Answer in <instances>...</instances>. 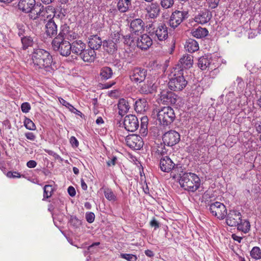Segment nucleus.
I'll use <instances>...</instances> for the list:
<instances>
[{
	"instance_id": "nucleus-1",
	"label": "nucleus",
	"mask_w": 261,
	"mask_h": 261,
	"mask_svg": "<svg viewBox=\"0 0 261 261\" xmlns=\"http://www.w3.org/2000/svg\"><path fill=\"white\" fill-rule=\"evenodd\" d=\"M32 61L33 66L36 69H44L47 71L53 70V57L49 52L41 49H34L32 54Z\"/></svg>"
},
{
	"instance_id": "nucleus-2",
	"label": "nucleus",
	"mask_w": 261,
	"mask_h": 261,
	"mask_svg": "<svg viewBox=\"0 0 261 261\" xmlns=\"http://www.w3.org/2000/svg\"><path fill=\"white\" fill-rule=\"evenodd\" d=\"M179 183L181 187L190 192H195L201 184L200 178L195 173L192 172H184L180 174Z\"/></svg>"
},
{
	"instance_id": "nucleus-3",
	"label": "nucleus",
	"mask_w": 261,
	"mask_h": 261,
	"mask_svg": "<svg viewBox=\"0 0 261 261\" xmlns=\"http://www.w3.org/2000/svg\"><path fill=\"white\" fill-rule=\"evenodd\" d=\"M153 113H156L159 124L163 126L170 125L175 118L174 111L169 106L164 107L154 110Z\"/></svg>"
},
{
	"instance_id": "nucleus-4",
	"label": "nucleus",
	"mask_w": 261,
	"mask_h": 261,
	"mask_svg": "<svg viewBox=\"0 0 261 261\" xmlns=\"http://www.w3.org/2000/svg\"><path fill=\"white\" fill-rule=\"evenodd\" d=\"M51 44L53 49L61 56L67 57L71 54V43L68 40L54 38Z\"/></svg>"
},
{
	"instance_id": "nucleus-5",
	"label": "nucleus",
	"mask_w": 261,
	"mask_h": 261,
	"mask_svg": "<svg viewBox=\"0 0 261 261\" xmlns=\"http://www.w3.org/2000/svg\"><path fill=\"white\" fill-rule=\"evenodd\" d=\"M149 33L155 39L160 41L165 40L168 38V28L165 24L161 23L155 27L151 24L148 27Z\"/></svg>"
},
{
	"instance_id": "nucleus-6",
	"label": "nucleus",
	"mask_w": 261,
	"mask_h": 261,
	"mask_svg": "<svg viewBox=\"0 0 261 261\" xmlns=\"http://www.w3.org/2000/svg\"><path fill=\"white\" fill-rule=\"evenodd\" d=\"M187 81L183 75L180 73L179 74H175L168 82L169 88L174 91H179L184 89L187 85Z\"/></svg>"
},
{
	"instance_id": "nucleus-7",
	"label": "nucleus",
	"mask_w": 261,
	"mask_h": 261,
	"mask_svg": "<svg viewBox=\"0 0 261 261\" xmlns=\"http://www.w3.org/2000/svg\"><path fill=\"white\" fill-rule=\"evenodd\" d=\"M209 210L213 216L220 220L223 219L227 214V210L225 205L218 201L209 204Z\"/></svg>"
},
{
	"instance_id": "nucleus-8",
	"label": "nucleus",
	"mask_w": 261,
	"mask_h": 261,
	"mask_svg": "<svg viewBox=\"0 0 261 261\" xmlns=\"http://www.w3.org/2000/svg\"><path fill=\"white\" fill-rule=\"evenodd\" d=\"M188 12L187 11L176 10L174 11L169 20L170 26L174 29L177 28L184 20L188 18Z\"/></svg>"
},
{
	"instance_id": "nucleus-9",
	"label": "nucleus",
	"mask_w": 261,
	"mask_h": 261,
	"mask_svg": "<svg viewBox=\"0 0 261 261\" xmlns=\"http://www.w3.org/2000/svg\"><path fill=\"white\" fill-rule=\"evenodd\" d=\"M77 36L78 34L71 29L69 25L64 24L60 27L59 33L54 38L71 41L75 39Z\"/></svg>"
},
{
	"instance_id": "nucleus-10",
	"label": "nucleus",
	"mask_w": 261,
	"mask_h": 261,
	"mask_svg": "<svg viewBox=\"0 0 261 261\" xmlns=\"http://www.w3.org/2000/svg\"><path fill=\"white\" fill-rule=\"evenodd\" d=\"M147 74V70L141 67H135L130 72L129 78L132 82L141 83L144 81Z\"/></svg>"
},
{
	"instance_id": "nucleus-11",
	"label": "nucleus",
	"mask_w": 261,
	"mask_h": 261,
	"mask_svg": "<svg viewBox=\"0 0 261 261\" xmlns=\"http://www.w3.org/2000/svg\"><path fill=\"white\" fill-rule=\"evenodd\" d=\"M180 140L179 134L175 130H170L163 136V141L165 145L173 146L177 144Z\"/></svg>"
},
{
	"instance_id": "nucleus-12",
	"label": "nucleus",
	"mask_w": 261,
	"mask_h": 261,
	"mask_svg": "<svg viewBox=\"0 0 261 261\" xmlns=\"http://www.w3.org/2000/svg\"><path fill=\"white\" fill-rule=\"evenodd\" d=\"M125 142L128 146L134 150H139L143 146L142 138L137 135L133 134L127 136Z\"/></svg>"
},
{
	"instance_id": "nucleus-13",
	"label": "nucleus",
	"mask_w": 261,
	"mask_h": 261,
	"mask_svg": "<svg viewBox=\"0 0 261 261\" xmlns=\"http://www.w3.org/2000/svg\"><path fill=\"white\" fill-rule=\"evenodd\" d=\"M123 124L125 128L129 132H135L139 127L138 118L134 115H126L124 119Z\"/></svg>"
},
{
	"instance_id": "nucleus-14",
	"label": "nucleus",
	"mask_w": 261,
	"mask_h": 261,
	"mask_svg": "<svg viewBox=\"0 0 261 261\" xmlns=\"http://www.w3.org/2000/svg\"><path fill=\"white\" fill-rule=\"evenodd\" d=\"M226 223L231 227H236L241 222V213L237 210H230L226 216Z\"/></svg>"
},
{
	"instance_id": "nucleus-15",
	"label": "nucleus",
	"mask_w": 261,
	"mask_h": 261,
	"mask_svg": "<svg viewBox=\"0 0 261 261\" xmlns=\"http://www.w3.org/2000/svg\"><path fill=\"white\" fill-rule=\"evenodd\" d=\"M145 16L148 18L155 19L157 18L160 13V8L157 3H152L147 5L145 9Z\"/></svg>"
},
{
	"instance_id": "nucleus-16",
	"label": "nucleus",
	"mask_w": 261,
	"mask_h": 261,
	"mask_svg": "<svg viewBox=\"0 0 261 261\" xmlns=\"http://www.w3.org/2000/svg\"><path fill=\"white\" fill-rule=\"evenodd\" d=\"M152 44L151 38L147 34H143L138 38L137 45L142 50H146Z\"/></svg>"
},
{
	"instance_id": "nucleus-17",
	"label": "nucleus",
	"mask_w": 261,
	"mask_h": 261,
	"mask_svg": "<svg viewBox=\"0 0 261 261\" xmlns=\"http://www.w3.org/2000/svg\"><path fill=\"white\" fill-rule=\"evenodd\" d=\"M175 166L173 161L168 156H162L160 161V166L161 170L164 172H170Z\"/></svg>"
},
{
	"instance_id": "nucleus-18",
	"label": "nucleus",
	"mask_w": 261,
	"mask_h": 261,
	"mask_svg": "<svg viewBox=\"0 0 261 261\" xmlns=\"http://www.w3.org/2000/svg\"><path fill=\"white\" fill-rule=\"evenodd\" d=\"M58 32V26L53 18H50L45 24V33L47 36H56Z\"/></svg>"
},
{
	"instance_id": "nucleus-19",
	"label": "nucleus",
	"mask_w": 261,
	"mask_h": 261,
	"mask_svg": "<svg viewBox=\"0 0 261 261\" xmlns=\"http://www.w3.org/2000/svg\"><path fill=\"white\" fill-rule=\"evenodd\" d=\"M160 98L161 102L164 105H174L176 102V95L172 92H162Z\"/></svg>"
},
{
	"instance_id": "nucleus-20",
	"label": "nucleus",
	"mask_w": 261,
	"mask_h": 261,
	"mask_svg": "<svg viewBox=\"0 0 261 261\" xmlns=\"http://www.w3.org/2000/svg\"><path fill=\"white\" fill-rule=\"evenodd\" d=\"M41 19L45 20V18H52L54 17H60V15H56V12H55V8L51 6H48L44 8L42 7L41 8Z\"/></svg>"
},
{
	"instance_id": "nucleus-21",
	"label": "nucleus",
	"mask_w": 261,
	"mask_h": 261,
	"mask_svg": "<svg viewBox=\"0 0 261 261\" xmlns=\"http://www.w3.org/2000/svg\"><path fill=\"white\" fill-rule=\"evenodd\" d=\"M156 90V86L154 85V80L149 79L148 77L147 81L140 89V92L144 94L152 93Z\"/></svg>"
},
{
	"instance_id": "nucleus-22",
	"label": "nucleus",
	"mask_w": 261,
	"mask_h": 261,
	"mask_svg": "<svg viewBox=\"0 0 261 261\" xmlns=\"http://www.w3.org/2000/svg\"><path fill=\"white\" fill-rule=\"evenodd\" d=\"M71 52L80 56L86 48V44L81 40H76L71 43Z\"/></svg>"
},
{
	"instance_id": "nucleus-23",
	"label": "nucleus",
	"mask_w": 261,
	"mask_h": 261,
	"mask_svg": "<svg viewBox=\"0 0 261 261\" xmlns=\"http://www.w3.org/2000/svg\"><path fill=\"white\" fill-rule=\"evenodd\" d=\"M35 0H20L18 4V9L25 13H29L35 7Z\"/></svg>"
},
{
	"instance_id": "nucleus-24",
	"label": "nucleus",
	"mask_w": 261,
	"mask_h": 261,
	"mask_svg": "<svg viewBox=\"0 0 261 261\" xmlns=\"http://www.w3.org/2000/svg\"><path fill=\"white\" fill-rule=\"evenodd\" d=\"M212 16V13L209 11L205 10L199 13L195 17L194 20L197 23L203 24L208 22L211 20Z\"/></svg>"
},
{
	"instance_id": "nucleus-25",
	"label": "nucleus",
	"mask_w": 261,
	"mask_h": 261,
	"mask_svg": "<svg viewBox=\"0 0 261 261\" xmlns=\"http://www.w3.org/2000/svg\"><path fill=\"white\" fill-rule=\"evenodd\" d=\"M193 64V57L191 55H185L179 60L178 65L182 69H189Z\"/></svg>"
},
{
	"instance_id": "nucleus-26",
	"label": "nucleus",
	"mask_w": 261,
	"mask_h": 261,
	"mask_svg": "<svg viewBox=\"0 0 261 261\" xmlns=\"http://www.w3.org/2000/svg\"><path fill=\"white\" fill-rule=\"evenodd\" d=\"M144 22L140 18L135 19L130 23L131 32L134 33H141L144 30Z\"/></svg>"
},
{
	"instance_id": "nucleus-27",
	"label": "nucleus",
	"mask_w": 261,
	"mask_h": 261,
	"mask_svg": "<svg viewBox=\"0 0 261 261\" xmlns=\"http://www.w3.org/2000/svg\"><path fill=\"white\" fill-rule=\"evenodd\" d=\"M79 57L85 62H92L95 59L96 53L95 50L90 48H85Z\"/></svg>"
},
{
	"instance_id": "nucleus-28",
	"label": "nucleus",
	"mask_w": 261,
	"mask_h": 261,
	"mask_svg": "<svg viewBox=\"0 0 261 261\" xmlns=\"http://www.w3.org/2000/svg\"><path fill=\"white\" fill-rule=\"evenodd\" d=\"M132 8L131 0H118L117 8L120 13H125Z\"/></svg>"
},
{
	"instance_id": "nucleus-29",
	"label": "nucleus",
	"mask_w": 261,
	"mask_h": 261,
	"mask_svg": "<svg viewBox=\"0 0 261 261\" xmlns=\"http://www.w3.org/2000/svg\"><path fill=\"white\" fill-rule=\"evenodd\" d=\"M148 108L147 100L145 98H140L137 100L135 103V110L139 113L145 112Z\"/></svg>"
},
{
	"instance_id": "nucleus-30",
	"label": "nucleus",
	"mask_w": 261,
	"mask_h": 261,
	"mask_svg": "<svg viewBox=\"0 0 261 261\" xmlns=\"http://www.w3.org/2000/svg\"><path fill=\"white\" fill-rule=\"evenodd\" d=\"M114 30L112 31L110 35V39L111 41L116 43L117 44L120 43L121 40L123 35L121 33L120 29L117 25H114L112 27Z\"/></svg>"
},
{
	"instance_id": "nucleus-31",
	"label": "nucleus",
	"mask_w": 261,
	"mask_h": 261,
	"mask_svg": "<svg viewBox=\"0 0 261 261\" xmlns=\"http://www.w3.org/2000/svg\"><path fill=\"white\" fill-rule=\"evenodd\" d=\"M113 75V70L110 67L104 66L100 70L99 76L101 81H107L112 78Z\"/></svg>"
},
{
	"instance_id": "nucleus-32",
	"label": "nucleus",
	"mask_w": 261,
	"mask_h": 261,
	"mask_svg": "<svg viewBox=\"0 0 261 261\" xmlns=\"http://www.w3.org/2000/svg\"><path fill=\"white\" fill-rule=\"evenodd\" d=\"M89 46L94 50L99 48L102 44V40L100 37L97 35L91 36L88 43Z\"/></svg>"
},
{
	"instance_id": "nucleus-33",
	"label": "nucleus",
	"mask_w": 261,
	"mask_h": 261,
	"mask_svg": "<svg viewBox=\"0 0 261 261\" xmlns=\"http://www.w3.org/2000/svg\"><path fill=\"white\" fill-rule=\"evenodd\" d=\"M104 49L109 54H113L117 50V44L111 40H108L103 42Z\"/></svg>"
},
{
	"instance_id": "nucleus-34",
	"label": "nucleus",
	"mask_w": 261,
	"mask_h": 261,
	"mask_svg": "<svg viewBox=\"0 0 261 261\" xmlns=\"http://www.w3.org/2000/svg\"><path fill=\"white\" fill-rule=\"evenodd\" d=\"M129 105L128 101L125 99L121 98L119 99L118 103V108L119 110V114L122 116L126 113L129 109Z\"/></svg>"
},
{
	"instance_id": "nucleus-35",
	"label": "nucleus",
	"mask_w": 261,
	"mask_h": 261,
	"mask_svg": "<svg viewBox=\"0 0 261 261\" xmlns=\"http://www.w3.org/2000/svg\"><path fill=\"white\" fill-rule=\"evenodd\" d=\"M185 47L189 52L193 53L199 49V45L196 40L189 38L187 40Z\"/></svg>"
},
{
	"instance_id": "nucleus-36",
	"label": "nucleus",
	"mask_w": 261,
	"mask_h": 261,
	"mask_svg": "<svg viewBox=\"0 0 261 261\" xmlns=\"http://www.w3.org/2000/svg\"><path fill=\"white\" fill-rule=\"evenodd\" d=\"M211 63V59L207 56H202L198 60V67L202 70L209 68Z\"/></svg>"
},
{
	"instance_id": "nucleus-37",
	"label": "nucleus",
	"mask_w": 261,
	"mask_h": 261,
	"mask_svg": "<svg viewBox=\"0 0 261 261\" xmlns=\"http://www.w3.org/2000/svg\"><path fill=\"white\" fill-rule=\"evenodd\" d=\"M208 31L206 28H203L200 27L197 29L192 30L191 33L193 36L197 38H202L206 36Z\"/></svg>"
},
{
	"instance_id": "nucleus-38",
	"label": "nucleus",
	"mask_w": 261,
	"mask_h": 261,
	"mask_svg": "<svg viewBox=\"0 0 261 261\" xmlns=\"http://www.w3.org/2000/svg\"><path fill=\"white\" fill-rule=\"evenodd\" d=\"M236 226L238 230L241 231L244 233H247L250 229V222L247 220H243L242 219Z\"/></svg>"
},
{
	"instance_id": "nucleus-39",
	"label": "nucleus",
	"mask_w": 261,
	"mask_h": 261,
	"mask_svg": "<svg viewBox=\"0 0 261 261\" xmlns=\"http://www.w3.org/2000/svg\"><path fill=\"white\" fill-rule=\"evenodd\" d=\"M41 8L40 7H35L31 11L29 12V17L33 20L41 18Z\"/></svg>"
},
{
	"instance_id": "nucleus-40",
	"label": "nucleus",
	"mask_w": 261,
	"mask_h": 261,
	"mask_svg": "<svg viewBox=\"0 0 261 261\" xmlns=\"http://www.w3.org/2000/svg\"><path fill=\"white\" fill-rule=\"evenodd\" d=\"M21 41L23 49H27L29 47L32 46L34 44L33 39L30 36L21 37Z\"/></svg>"
},
{
	"instance_id": "nucleus-41",
	"label": "nucleus",
	"mask_w": 261,
	"mask_h": 261,
	"mask_svg": "<svg viewBox=\"0 0 261 261\" xmlns=\"http://www.w3.org/2000/svg\"><path fill=\"white\" fill-rule=\"evenodd\" d=\"M104 194L106 199L110 201L115 202L117 200V196L111 189H105Z\"/></svg>"
},
{
	"instance_id": "nucleus-42",
	"label": "nucleus",
	"mask_w": 261,
	"mask_h": 261,
	"mask_svg": "<svg viewBox=\"0 0 261 261\" xmlns=\"http://www.w3.org/2000/svg\"><path fill=\"white\" fill-rule=\"evenodd\" d=\"M54 188L50 185H46L43 188V200L50 197L54 192Z\"/></svg>"
},
{
	"instance_id": "nucleus-43",
	"label": "nucleus",
	"mask_w": 261,
	"mask_h": 261,
	"mask_svg": "<svg viewBox=\"0 0 261 261\" xmlns=\"http://www.w3.org/2000/svg\"><path fill=\"white\" fill-rule=\"evenodd\" d=\"M183 173H184L183 172L182 167L176 164L171 171V176L173 178H176L178 176H179V178H180V174H182Z\"/></svg>"
},
{
	"instance_id": "nucleus-44",
	"label": "nucleus",
	"mask_w": 261,
	"mask_h": 261,
	"mask_svg": "<svg viewBox=\"0 0 261 261\" xmlns=\"http://www.w3.org/2000/svg\"><path fill=\"white\" fill-rule=\"evenodd\" d=\"M123 43L125 45L129 46H133L135 44V39L133 35L127 34L123 36Z\"/></svg>"
},
{
	"instance_id": "nucleus-45",
	"label": "nucleus",
	"mask_w": 261,
	"mask_h": 261,
	"mask_svg": "<svg viewBox=\"0 0 261 261\" xmlns=\"http://www.w3.org/2000/svg\"><path fill=\"white\" fill-rule=\"evenodd\" d=\"M252 258L257 260L261 258V250L258 247H254L250 251Z\"/></svg>"
},
{
	"instance_id": "nucleus-46",
	"label": "nucleus",
	"mask_w": 261,
	"mask_h": 261,
	"mask_svg": "<svg viewBox=\"0 0 261 261\" xmlns=\"http://www.w3.org/2000/svg\"><path fill=\"white\" fill-rule=\"evenodd\" d=\"M23 123L27 129L31 130L36 129V126L34 123L30 118L25 117Z\"/></svg>"
},
{
	"instance_id": "nucleus-47",
	"label": "nucleus",
	"mask_w": 261,
	"mask_h": 261,
	"mask_svg": "<svg viewBox=\"0 0 261 261\" xmlns=\"http://www.w3.org/2000/svg\"><path fill=\"white\" fill-rule=\"evenodd\" d=\"M148 119L146 116L143 117L141 119L140 130L144 134L147 132Z\"/></svg>"
},
{
	"instance_id": "nucleus-48",
	"label": "nucleus",
	"mask_w": 261,
	"mask_h": 261,
	"mask_svg": "<svg viewBox=\"0 0 261 261\" xmlns=\"http://www.w3.org/2000/svg\"><path fill=\"white\" fill-rule=\"evenodd\" d=\"M69 222L70 225L74 228H78L82 224L81 220L75 216H71Z\"/></svg>"
},
{
	"instance_id": "nucleus-49",
	"label": "nucleus",
	"mask_w": 261,
	"mask_h": 261,
	"mask_svg": "<svg viewBox=\"0 0 261 261\" xmlns=\"http://www.w3.org/2000/svg\"><path fill=\"white\" fill-rule=\"evenodd\" d=\"M161 6L165 9H168L171 7L174 4L173 0H161Z\"/></svg>"
},
{
	"instance_id": "nucleus-50",
	"label": "nucleus",
	"mask_w": 261,
	"mask_h": 261,
	"mask_svg": "<svg viewBox=\"0 0 261 261\" xmlns=\"http://www.w3.org/2000/svg\"><path fill=\"white\" fill-rule=\"evenodd\" d=\"M121 258L126 259L128 261H137V257L136 255L132 254H121Z\"/></svg>"
},
{
	"instance_id": "nucleus-51",
	"label": "nucleus",
	"mask_w": 261,
	"mask_h": 261,
	"mask_svg": "<svg viewBox=\"0 0 261 261\" xmlns=\"http://www.w3.org/2000/svg\"><path fill=\"white\" fill-rule=\"evenodd\" d=\"M21 109L23 113H27L31 110V105L29 102H23L21 105Z\"/></svg>"
},
{
	"instance_id": "nucleus-52",
	"label": "nucleus",
	"mask_w": 261,
	"mask_h": 261,
	"mask_svg": "<svg viewBox=\"0 0 261 261\" xmlns=\"http://www.w3.org/2000/svg\"><path fill=\"white\" fill-rule=\"evenodd\" d=\"M86 219L87 221L91 223L94 222L95 220V215L92 212H88L86 213Z\"/></svg>"
},
{
	"instance_id": "nucleus-53",
	"label": "nucleus",
	"mask_w": 261,
	"mask_h": 261,
	"mask_svg": "<svg viewBox=\"0 0 261 261\" xmlns=\"http://www.w3.org/2000/svg\"><path fill=\"white\" fill-rule=\"evenodd\" d=\"M7 176L9 178H20L23 175H21L20 174L16 171H9L7 173Z\"/></svg>"
},
{
	"instance_id": "nucleus-54",
	"label": "nucleus",
	"mask_w": 261,
	"mask_h": 261,
	"mask_svg": "<svg viewBox=\"0 0 261 261\" xmlns=\"http://www.w3.org/2000/svg\"><path fill=\"white\" fill-rule=\"evenodd\" d=\"M59 101L60 102V103H61L63 106H64L68 109H73V108H72L73 106L70 103H69L68 102H67L65 100H64L63 98H61V97L59 98Z\"/></svg>"
},
{
	"instance_id": "nucleus-55",
	"label": "nucleus",
	"mask_w": 261,
	"mask_h": 261,
	"mask_svg": "<svg viewBox=\"0 0 261 261\" xmlns=\"http://www.w3.org/2000/svg\"><path fill=\"white\" fill-rule=\"evenodd\" d=\"M117 160V158L116 156H113L112 159H110L108 161H107V166L110 167L115 165Z\"/></svg>"
},
{
	"instance_id": "nucleus-56",
	"label": "nucleus",
	"mask_w": 261,
	"mask_h": 261,
	"mask_svg": "<svg viewBox=\"0 0 261 261\" xmlns=\"http://www.w3.org/2000/svg\"><path fill=\"white\" fill-rule=\"evenodd\" d=\"M70 143L73 147H76L79 146V141L74 136H72L70 138Z\"/></svg>"
},
{
	"instance_id": "nucleus-57",
	"label": "nucleus",
	"mask_w": 261,
	"mask_h": 261,
	"mask_svg": "<svg viewBox=\"0 0 261 261\" xmlns=\"http://www.w3.org/2000/svg\"><path fill=\"white\" fill-rule=\"evenodd\" d=\"M150 225L151 227L154 228V229H156L160 227L159 223L156 221L155 218H153L150 222Z\"/></svg>"
},
{
	"instance_id": "nucleus-58",
	"label": "nucleus",
	"mask_w": 261,
	"mask_h": 261,
	"mask_svg": "<svg viewBox=\"0 0 261 261\" xmlns=\"http://www.w3.org/2000/svg\"><path fill=\"white\" fill-rule=\"evenodd\" d=\"M25 136L28 140L31 141H34L36 139V136L32 132L25 133Z\"/></svg>"
},
{
	"instance_id": "nucleus-59",
	"label": "nucleus",
	"mask_w": 261,
	"mask_h": 261,
	"mask_svg": "<svg viewBox=\"0 0 261 261\" xmlns=\"http://www.w3.org/2000/svg\"><path fill=\"white\" fill-rule=\"evenodd\" d=\"M68 193L70 196H74L76 194V192L74 188L72 186L69 187L68 188Z\"/></svg>"
},
{
	"instance_id": "nucleus-60",
	"label": "nucleus",
	"mask_w": 261,
	"mask_h": 261,
	"mask_svg": "<svg viewBox=\"0 0 261 261\" xmlns=\"http://www.w3.org/2000/svg\"><path fill=\"white\" fill-rule=\"evenodd\" d=\"M27 166L30 168H35L37 166V162L34 160H30L27 162Z\"/></svg>"
},
{
	"instance_id": "nucleus-61",
	"label": "nucleus",
	"mask_w": 261,
	"mask_h": 261,
	"mask_svg": "<svg viewBox=\"0 0 261 261\" xmlns=\"http://www.w3.org/2000/svg\"><path fill=\"white\" fill-rule=\"evenodd\" d=\"M203 90L200 86H197L194 90V94H195L197 96L199 95L202 94Z\"/></svg>"
},
{
	"instance_id": "nucleus-62",
	"label": "nucleus",
	"mask_w": 261,
	"mask_h": 261,
	"mask_svg": "<svg viewBox=\"0 0 261 261\" xmlns=\"http://www.w3.org/2000/svg\"><path fill=\"white\" fill-rule=\"evenodd\" d=\"M115 84H116V83L115 82H111L110 83H106V84L102 85V88L103 89H109V88L112 87Z\"/></svg>"
},
{
	"instance_id": "nucleus-63",
	"label": "nucleus",
	"mask_w": 261,
	"mask_h": 261,
	"mask_svg": "<svg viewBox=\"0 0 261 261\" xmlns=\"http://www.w3.org/2000/svg\"><path fill=\"white\" fill-rule=\"evenodd\" d=\"M231 237L234 241L238 242V243H241L242 240L243 239L242 237H239L235 234H232L231 235Z\"/></svg>"
},
{
	"instance_id": "nucleus-64",
	"label": "nucleus",
	"mask_w": 261,
	"mask_h": 261,
	"mask_svg": "<svg viewBox=\"0 0 261 261\" xmlns=\"http://www.w3.org/2000/svg\"><path fill=\"white\" fill-rule=\"evenodd\" d=\"M144 253L146 256L150 257H153L154 255L153 252L149 249L145 250Z\"/></svg>"
}]
</instances>
